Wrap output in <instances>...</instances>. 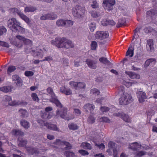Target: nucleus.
<instances>
[{"instance_id":"nucleus-48","label":"nucleus","mask_w":157,"mask_h":157,"mask_svg":"<svg viewBox=\"0 0 157 157\" xmlns=\"http://www.w3.org/2000/svg\"><path fill=\"white\" fill-rule=\"evenodd\" d=\"M16 69V68L14 66H9L7 70L8 74H9V73H11L14 71Z\"/></svg>"},{"instance_id":"nucleus-25","label":"nucleus","mask_w":157,"mask_h":157,"mask_svg":"<svg viewBox=\"0 0 157 157\" xmlns=\"http://www.w3.org/2000/svg\"><path fill=\"white\" fill-rule=\"evenodd\" d=\"M81 146L82 147L85 149H87L89 150H91L92 148L91 144L87 142H84L81 144Z\"/></svg>"},{"instance_id":"nucleus-8","label":"nucleus","mask_w":157,"mask_h":157,"mask_svg":"<svg viewBox=\"0 0 157 157\" xmlns=\"http://www.w3.org/2000/svg\"><path fill=\"white\" fill-rule=\"evenodd\" d=\"M109 36V33L107 31H98L95 34V37L97 39L104 40Z\"/></svg>"},{"instance_id":"nucleus-31","label":"nucleus","mask_w":157,"mask_h":157,"mask_svg":"<svg viewBox=\"0 0 157 157\" xmlns=\"http://www.w3.org/2000/svg\"><path fill=\"white\" fill-rule=\"evenodd\" d=\"M36 9L33 6H27L25 8V12H34Z\"/></svg>"},{"instance_id":"nucleus-61","label":"nucleus","mask_w":157,"mask_h":157,"mask_svg":"<svg viewBox=\"0 0 157 157\" xmlns=\"http://www.w3.org/2000/svg\"><path fill=\"white\" fill-rule=\"evenodd\" d=\"M69 84L71 86L77 88V82H70L69 83Z\"/></svg>"},{"instance_id":"nucleus-45","label":"nucleus","mask_w":157,"mask_h":157,"mask_svg":"<svg viewBox=\"0 0 157 157\" xmlns=\"http://www.w3.org/2000/svg\"><path fill=\"white\" fill-rule=\"evenodd\" d=\"M10 10L11 12L14 13H17L18 15L20 14L21 12L16 8H12L10 9Z\"/></svg>"},{"instance_id":"nucleus-42","label":"nucleus","mask_w":157,"mask_h":157,"mask_svg":"<svg viewBox=\"0 0 157 157\" xmlns=\"http://www.w3.org/2000/svg\"><path fill=\"white\" fill-rule=\"evenodd\" d=\"M145 31L147 33H153L154 32H157L156 31H155V30L153 29L151 27H148L146 28L145 29Z\"/></svg>"},{"instance_id":"nucleus-26","label":"nucleus","mask_w":157,"mask_h":157,"mask_svg":"<svg viewBox=\"0 0 157 157\" xmlns=\"http://www.w3.org/2000/svg\"><path fill=\"white\" fill-rule=\"evenodd\" d=\"M126 20L125 19L121 18L118 20V22L116 25L117 28H119L124 25L126 22Z\"/></svg>"},{"instance_id":"nucleus-46","label":"nucleus","mask_w":157,"mask_h":157,"mask_svg":"<svg viewBox=\"0 0 157 157\" xmlns=\"http://www.w3.org/2000/svg\"><path fill=\"white\" fill-rule=\"evenodd\" d=\"M97 46V42L95 41H92L91 44V49L92 50H95Z\"/></svg>"},{"instance_id":"nucleus-49","label":"nucleus","mask_w":157,"mask_h":157,"mask_svg":"<svg viewBox=\"0 0 157 157\" xmlns=\"http://www.w3.org/2000/svg\"><path fill=\"white\" fill-rule=\"evenodd\" d=\"M96 28V24L94 23H91L89 25V28L90 31L93 32L94 31Z\"/></svg>"},{"instance_id":"nucleus-29","label":"nucleus","mask_w":157,"mask_h":157,"mask_svg":"<svg viewBox=\"0 0 157 157\" xmlns=\"http://www.w3.org/2000/svg\"><path fill=\"white\" fill-rule=\"evenodd\" d=\"M155 61V59L153 58H151L147 60L144 64L145 68H147L149 66L150 63L154 61Z\"/></svg>"},{"instance_id":"nucleus-10","label":"nucleus","mask_w":157,"mask_h":157,"mask_svg":"<svg viewBox=\"0 0 157 157\" xmlns=\"http://www.w3.org/2000/svg\"><path fill=\"white\" fill-rule=\"evenodd\" d=\"M113 115L115 116L120 117L124 121L127 122H130L131 121V120L129 116L123 112H118L117 113L114 114Z\"/></svg>"},{"instance_id":"nucleus-3","label":"nucleus","mask_w":157,"mask_h":157,"mask_svg":"<svg viewBox=\"0 0 157 157\" xmlns=\"http://www.w3.org/2000/svg\"><path fill=\"white\" fill-rule=\"evenodd\" d=\"M8 24L10 29L13 32L18 33L25 31V29L20 26L21 23L14 18H12L11 20H8Z\"/></svg>"},{"instance_id":"nucleus-13","label":"nucleus","mask_w":157,"mask_h":157,"mask_svg":"<svg viewBox=\"0 0 157 157\" xmlns=\"http://www.w3.org/2000/svg\"><path fill=\"white\" fill-rule=\"evenodd\" d=\"M99 61L101 63L104 64H106L110 68L112 67L113 64L108 60L106 58L101 57L99 58Z\"/></svg>"},{"instance_id":"nucleus-63","label":"nucleus","mask_w":157,"mask_h":157,"mask_svg":"<svg viewBox=\"0 0 157 157\" xmlns=\"http://www.w3.org/2000/svg\"><path fill=\"white\" fill-rule=\"evenodd\" d=\"M96 145L99 148L104 149L105 148V145L103 143H101L100 144H96Z\"/></svg>"},{"instance_id":"nucleus-20","label":"nucleus","mask_w":157,"mask_h":157,"mask_svg":"<svg viewBox=\"0 0 157 157\" xmlns=\"http://www.w3.org/2000/svg\"><path fill=\"white\" fill-rule=\"evenodd\" d=\"M146 14L147 16H150L152 19L153 16L157 15V10L155 9L147 11Z\"/></svg>"},{"instance_id":"nucleus-52","label":"nucleus","mask_w":157,"mask_h":157,"mask_svg":"<svg viewBox=\"0 0 157 157\" xmlns=\"http://www.w3.org/2000/svg\"><path fill=\"white\" fill-rule=\"evenodd\" d=\"M78 152L82 155H87L89 154L87 151L84 150H80L78 151Z\"/></svg>"},{"instance_id":"nucleus-44","label":"nucleus","mask_w":157,"mask_h":157,"mask_svg":"<svg viewBox=\"0 0 157 157\" xmlns=\"http://www.w3.org/2000/svg\"><path fill=\"white\" fill-rule=\"evenodd\" d=\"M85 86L86 85L84 82H77V88L84 89Z\"/></svg>"},{"instance_id":"nucleus-37","label":"nucleus","mask_w":157,"mask_h":157,"mask_svg":"<svg viewBox=\"0 0 157 157\" xmlns=\"http://www.w3.org/2000/svg\"><path fill=\"white\" fill-rule=\"evenodd\" d=\"M132 48V46L131 45L129 47L126 53V56H128L129 55L130 57H132L133 55V50H133L130 49V48Z\"/></svg>"},{"instance_id":"nucleus-58","label":"nucleus","mask_w":157,"mask_h":157,"mask_svg":"<svg viewBox=\"0 0 157 157\" xmlns=\"http://www.w3.org/2000/svg\"><path fill=\"white\" fill-rule=\"evenodd\" d=\"M24 21L26 23H27L28 25L29 26H31L32 24L31 23V21L28 17H27Z\"/></svg>"},{"instance_id":"nucleus-19","label":"nucleus","mask_w":157,"mask_h":157,"mask_svg":"<svg viewBox=\"0 0 157 157\" xmlns=\"http://www.w3.org/2000/svg\"><path fill=\"white\" fill-rule=\"evenodd\" d=\"M116 23L113 20H106L105 21H102V25L104 26H107L108 25H114Z\"/></svg>"},{"instance_id":"nucleus-56","label":"nucleus","mask_w":157,"mask_h":157,"mask_svg":"<svg viewBox=\"0 0 157 157\" xmlns=\"http://www.w3.org/2000/svg\"><path fill=\"white\" fill-rule=\"evenodd\" d=\"M17 83H16V85L17 86H21L22 85V80L21 78H19L18 79V80H17Z\"/></svg>"},{"instance_id":"nucleus-59","label":"nucleus","mask_w":157,"mask_h":157,"mask_svg":"<svg viewBox=\"0 0 157 157\" xmlns=\"http://www.w3.org/2000/svg\"><path fill=\"white\" fill-rule=\"evenodd\" d=\"M19 16L24 21L28 17L21 12L20 14H19Z\"/></svg>"},{"instance_id":"nucleus-54","label":"nucleus","mask_w":157,"mask_h":157,"mask_svg":"<svg viewBox=\"0 0 157 157\" xmlns=\"http://www.w3.org/2000/svg\"><path fill=\"white\" fill-rule=\"evenodd\" d=\"M91 6L93 8H96L98 7V5L96 1H94L92 2Z\"/></svg>"},{"instance_id":"nucleus-34","label":"nucleus","mask_w":157,"mask_h":157,"mask_svg":"<svg viewBox=\"0 0 157 157\" xmlns=\"http://www.w3.org/2000/svg\"><path fill=\"white\" fill-rule=\"evenodd\" d=\"M62 144L66 146V147L65 148V149H71L72 148V145L68 142L65 141H63Z\"/></svg>"},{"instance_id":"nucleus-15","label":"nucleus","mask_w":157,"mask_h":157,"mask_svg":"<svg viewBox=\"0 0 157 157\" xmlns=\"http://www.w3.org/2000/svg\"><path fill=\"white\" fill-rule=\"evenodd\" d=\"M26 148L27 151L31 155H33L34 154H38L39 153V151L37 148L30 147H26Z\"/></svg>"},{"instance_id":"nucleus-39","label":"nucleus","mask_w":157,"mask_h":157,"mask_svg":"<svg viewBox=\"0 0 157 157\" xmlns=\"http://www.w3.org/2000/svg\"><path fill=\"white\" fill-rule=\"evenodd\" d=\"M57 17V15L55 14H46V17H47V19L54 20Z\"/></svg>"},{"instance_id":"nucleus-23","label":"nucleus","mask_w":157,"mask_h":157,"mask_svg":"<svg viewBox=\"0 0 157 157\" xmlns=\"http://www.w3.org/2000/svg\"><path fill=\"white\" fill-rule=\"evenodd\" d=\"M133 99H120L119 102L120 105H127L129 104V101H132Z\"/></svg>"},{"instance_id":"nucleus-18","label":"nucleus","mask_w":157,"mask_h":157,"mask_svg":"<svg viewBox=\"0 0 157 157\" xmlns=\"http://www.w3.org/2000/svg\"><path fill=\"white\" fill-rule=\"evenodd\" d=\"M18 145L20 147L25 146L27 143V141L23 138L18 137Z\"/></svg>"},{"instance_id":"nucleus-11","label":"nucleus","mask_w":157,"mask_h":157,"mask_svg":"<svg viewBox=\"0 0 157 157\" xmlns=\"http://www.w3.org/2000/svg\"><path fill=\"white\" fill-rule=\"evenodd\" d=\"M86 62L88 66L92 69H95L97 67L96 64L97 62L95 60L87 59L86 60Z\"/></svg>"},{"instance_id":"nucleus-57","label":"nucleus","mask_w":157,"mask_h":157,"mask_svg":"<svg viewBox=\"0 0 157 157\" xmlns=\"http://www.w3.org/2000/svg\"><path fill=\"white\" fill-rule=\"evenodd\" d=\"M132 144V145L134 146L135 147H136V149L137 150L138 148H140L141 147V145L139 144L136 142L133 143Z\"/></svg>"},{"instance_id":"nucleus-14","label":"nucleus","mask_w":157,"mask_h":157,"mask_svg":"<svg viewBox=\"0 0 157 157\" xmlns=\"http://www.w3.org/2000/svg\"><path fill=\"white\" fill-rule=\"evenodd\" d=\"M125 73L128 75L129 77L132 79L136 78L139 79L140 78V75H139L136 74L134 72L125 71Z\"/></svg>"},{"instance_id":"nucleus-32","label":"nucleus","mask_w":157,"mask_h":157,"mask_svg":"<svg viewBox=\"0 0 157 157\" xmlns=\"http://www.w3.org/2000/svg\"><path fill=\"white\" fill-rule=\"evenodd\" d=\"M65 20L60 19L57 20L56 22V24L59 26H65Z\"/></svg>"},{"instance_id":"nucleus-21","label":"nucleus","mask_w":157,"mask_h":157,"mask_svg":"<svg viewBox=\"0 0 157 157\" xmlns=\"http://www.w3.org/2000/svg\"><path fill=\"white\" fill-rule=\"evenodd\" d=\"M12 135L16 136H23L24 133L19 129H13L12 131Z\"/></svg>"},{"instance_id":"nucleus-7","label":"nucleus","mask_w":157,"mask_h":157,"mask_svg":"<svg viewBox=\"0 0 157 157\" xmlns=\"http://www.w3.org/2000/svg\"><path fill=\"white\" fill-rule=\"evenodd\" d=\"M115 3V0H105L103 3L105 9L108 11L113 10Z\"/></svg>"},{"instance_id":"nucleus-17","label":"nucleus","mask_w":157,"mask_h":157,"mask_svg":"<svg viewBox=\"0 0 157 157\" xmlns=\"http://www.w3.org/2000/svg\"><path fill=\"white\" fill-rule=\"evenodd\" d=\"M83 107L86 112H87L88 110L90 111V113H92V112L95 108V106L93 104L88 103L85 104Z\"/></svg>"},{"instance_id":"nucleus-36","label":"nucleus","mask_w":157,"mask_h":157,"mask_svg":"<svg viewBox=\"0 0 157 157\" xmlns=\"http://www.w3.org/2000/svg\"><path fill=\"white\" fill-rule=\"evenodd\" d=\"M64 154L67 157H75V153L72 152L66 151Z\"/></svg>"},{"instance_id":"nucleus-4","label":"nucleus","mask_w":157,"mask_h":157,"mask_svg":"<svg viewBox=\"0 0 157 157\" xmlns=\"http://www.w3.org/2000/svg\"><path fill=\"white\" fill-rule=\"evenodd\" d=\"M2 103L4 105L8 106H10L25 105L27 104V102H24L22 101H17L15 100H12V99H5L2 101Z\"/></svg>"},{"instance_id":"nucleus-9","label":"nucleus","mask_w":157,"mask_h":157,"mask_svg":"<svg viewBox=\"0 0 157 157\" xmlns=\"http://www.w3.org/2000/svg\"><path fill=\"white\" fill-rule=\"evenodd\" d=\"M124 87L122 86H120L119 89V92L118 97H119L120 95L121 96L120 98H132L131 95L128 93L124 92Z\"/></svg>"},{"instance_id":"nucleus-64","label":"nucleus","mask_w":157,"mask_h":157,"mask_svg":"<svg viewBox=\"0 0 157 157\" xmlns=\"http://www.w3.org/2000/svg\"><path fill=\"white\" fill-rule=\"evenodd\" d=\"M53 109L51 107H48L45 109V112L48 113V112L51 111Z\"/></svg>"},{"instance_id":"nucleus-28","label":"nucleus","mask_w":157,"mask_h":157,"mask_svg":"<svg viewBox=\"0 0 157 157\" xmlns=\"http://www.w3.org/2000/svg\"><path fill=\"white\" fill-rule=\"evenodd\" d=\"M20 123L21 125L25 128L27 129L29 127V123L26 121L22 120Z\"/></svg>"},{"instance_id":"nucleus-30","label":"nucleus","mask_w":157,"mask_h":157,"mask_svg":"<svg viewBox=\"0 0 157 157\" xmlns=\"http://www.w3.org/2000/svg\"><path fill=\"white\" fill-rule=\"evenodd\" d=\"M138 98H146V93L142 91H139L137 93Z\"/></svg>"},{"instance_id":"nucleus-6","label":"nucleus","mask_w":157,"mask_h":157,"mask_svg":"<svg viewBox=\"0 0 157 157\" xmlns=\"http://www.w3.org/2000/svg\"><path fill=\"white\" fill-rule=\"evenodd\" d=\"M37 122L40 126H45L48 129L55 131H59V129L56 124H50L48 122L44 123L43 121L40 119L37 120Z\"/></svg>"},{"instance_id":"nucleus-53","label":"nucleus","mask_w":157,"mask_h":157,"mask_svg":"<svg viewBox=\"0 0 157 157\" xmlns=\"http://www.w3.org/2000/svg\"><path fill=\"white\" fill-rule=\"evenodd\" d=\"M34 74L33 71H26L25 73V75L26 76H31Z\"/></svg>"},{"instance_id":"nucleus-12","label":"nucleus","mask_w":157,"mask_h":157,"mask_svg":"<svg viewBox=\"0 0 157 157\" xmlns=\"http://www.w3.org/2000/svg\"><path fill=\"white\" fill-rule=\"evenodd\" d=\"M146 48L148 52H151L154 50L153 47V40L151 39L147 41L146 44Z\"/></svg>"},{"instance_id":"nucleus-55","label":"nucleus","mask_w":157,"mask_h":157,"mask_svg":"<svg viewBox=\"0 0 157 157\" xmlns=\"http://www.w3.org/2000/svg\"><path fill=\"white\" fill-rule=\"evenodd\" d=\"M146 152L143 151H140L138 152L136 154V155L138 156L141 157L142 156L145 155Z\"/></svg>"},{"instance_id":"nucleus-43","label":"nucleus","mask_w":157,"mask_h":157,"mask_svg":"<svg viewBox=\"0 0 157 157\" xmlns=\"http://www.w3.org/2000/svg\"><path fill=\"white\" fill-rule=\"evenodd\" d=\"M91 15L94 18H97L100 16L99 13L95 10L91 12Z\"/></svg>"},{"instance_id":"nucleus-47","label":"nucleus","mask_w":157,"mask_h":157,"mask_svg":"<svg viewBox=\"0 0 157 157\" xmlns=\"http://www.w3.org/2000/svg\"><path fill=\"white\" fill-rule=\"evenodd\" d=\"M90 93L91 94H94L95 95H98L100 93L99 90L98 89L94 88L91 90Z\"/></svg>"},{"instance_id":"nucleus-60","label":"nucleus","mask_w":157,"mask_h":157,"mask_svg":"<svg viewBox=\"0 0 157 157\" xmlns=\"http://www.w3.org/2000/svg\"><path fill=\"white\" fill-rule=\"evenodd\" d=\"M74 111L75 113L78 115H80L81 113V111L78 109H74Z\"/></svg>"},{"instance_id":"nucleus-24","label":"nucleus","mask_w":157,"mask_h":157,"mask_svg":"<svg viewBox=\"0 0 157 157\" xmlns=\"http://www.w3.org/2000/svg\"><path fill=\"white\" fill-rule=\"evenodd\" d=\"M41 117L44 119H49L51 118L52 116L49 114L48 113L44 112L41 113Z\"/></svg>"},{"instance_id":"nucleus-38","label":"nucleus","mask_w":157,"mask_h":157,"mask_svg":"<svg viewBox=\"0 0 157 157\" xmlns=\"http://www.w3.org/2000/svg\"><path fill=\"white\" fill-rule=\"evenodd\" d=\"M95 121V118L92 115L89 116L87 119V122L89 124H92Z\"/></svg>"},{"instance_id":"nucleus-2","label":"nucleus","mask_w":157,"mask_h":157,"mask_svg":"<svg viewBox=\"0 0 157 157\" xmlns=\"http://www.w3.org/2000/svg\"><path fill=\"white\" fill-rule=\"evenodd\" d=\"M50 100L55 104L57 107L62 108L60 111L59 109H57L56 112L57 116L60 115L61 118L68 121L71 119V117L67 116V109L65 107H63L62 105L58 99H50Z\"/></svg>"},{"instance_id":"nucleus-27","label":"nucleus","mask_w":157,"mask_h":157,"mask_svg":"<svg viewBox=\"0 0 157 157\" xmlns=\"http://www.w3.org/2000/svg\"><path fill=\"white\" fill-rule=\"evenodd\" d=\"M68 128L70 130H75L78 129V127L76 124L71 123L69 124Z\"/></svg>"},{"instance_id":"nucleus-62","label":"nucleus","mask_w":157,"mask_h":157,"mask_svg":"<svg viewBox=\"0 0 157 157\" xmlns=\"http://www.w3.org/2000/svg\"><path fill=\"white\" fill-rule=\"evenodd\" d=\"M20 78L19 77V76L17 75H13L12 77V79L14 81H17Z\"/></svg>"},{"instance_id":"nucleus-40","label":"nucleus","mask_w":157,"mask_h":157,"mask_svg":"<svg viewBox=\"0 0 157 157\" xmlns=\"http://www.w3.org/2000/svg\"><path fill=\"white\" fill-rule=\"evenodd\" d=\"M101 121L106 123H109L111 122L110 120L106 117H102L100 118Z\"/></svg>"},{"instance_id":"nucleus-33","label":"nucleus","mask_w":157,"mask_h":157,"mask_svg":"<svg viewBox=\"0 0 157 157\" xmlns=\"http://www.w3.org/2000/svg\"><path fill=\"white\" fill-rule=\"evenodd\" d=\"M47 92L51 95V98H56V96H55L53 91L51 87H48L47 89Z\"/></svg>"},{"instance_id":"nucleus-5","label":"nucleus","mask_w":157,"mask_h":157,"mask_svg":"<svg viewBox=\"0 0 157 157\" xmlns=\"http://www.w3.org/2000/svg\"><path fill=\"white\" fill-rule=\"evenodd\" d=\"M72 12L74 17L80 18L83 17L85 11L81 6L77 5L72 10Z\"/></svg>"},{"instance_id":"nucleus-35","label":"nucleus","mask_w":157,"mask_h":157,"mask_svg":"<svg viewBox=\"0 0 157 157\" xmlns=\"http://www.w3.org/2000/svg\"><path fill=\"white\" fill-rule=\"evenodd\" d=\"M19 112L22 117H25L27 116V112L26 109H19Z\"/></svg>"},{"instance_id":"nucleus-22","label":"nucleus","mask_w":157,"mask_h":157,"mask_svg":"<svg viewBox=\"0 0 157 157\" xmlns=\"http://www.w3.org/2000/svg\"><path fill=\"white\" fill-rule=\"evenodd\" d=\"M13 88V87L11 86H4L0 87V90L4 92L7 93L11 92Z\"/></svg>"},{"instance_id":"nucleus-16","label":"nucleus","mask_w":157,"mask_h":157,"mask_svg":"<svg viewBox=\"0 0 157 157\" xmlns=\"http://www.w3.org/2000/svg\"><path fill=\"white\" fill-rule=\"evenodd\" d=\"M16 37L18 39L22 41L25 45L31 44L32 43V42L31 40L29 39H26L21 36H17Z\"/></svg>"},{"instance_id":"nucleus-50","label":"nucleus","mask_w":157,"mask_h":157,"mask_svg":"<svg viewBox=\"0 0 157 157\" xmlns=\"http://www.w3.org/2000/svg\"><path fill=\"white\" fill-rule=\"evenodd\" d=\"M65 26H71L73 25V21L70 20H65Z\"/></svg>"},{"instance_id":"nucleus-51","label":"nucleus","mask_w":157,"mask_h":157,"mask_svg":"<svg viewBox=\"0 0 157 157\" xmlns=\"http://www.w3.org/2000/svg\"><path fill=\"white\" fill-rule=\"evenodd\" d=\"M6 29L4 26H2L0 28V36L2 35L4 33H6Z\"/></svg>"},{"instance_id":"nucleus-1","label":"nucleus","mask_w":157,"mask_h":157,"mask_svg":"<svg viewBox=\"0 0 157 157\" xmlns=\"http://www.w3.org/2000/svg\"><path fill=\"white\" fill-rule=\"evenodd\" d=\"M51 43L58 48L63 47L68 48H73L74 47L72 42L65 37L61 38L57 37L55 38V40H52Z\"/></svg>"},{"instance_id":"nucleus-41","label":"nucleus","mask_w":157,"mask_h":157,"mask_svg":"<svg viewBox=\"0 0 157 157\" xmlns=\"http://www.w3.org/2000/svg\"><path fill=\"white\" fill-rule=\"evenodd\" d=\"M110 109L109 107L106 106H101L100 109V110L103 113L108 112Z\"/></svg>"}]
</instances>
